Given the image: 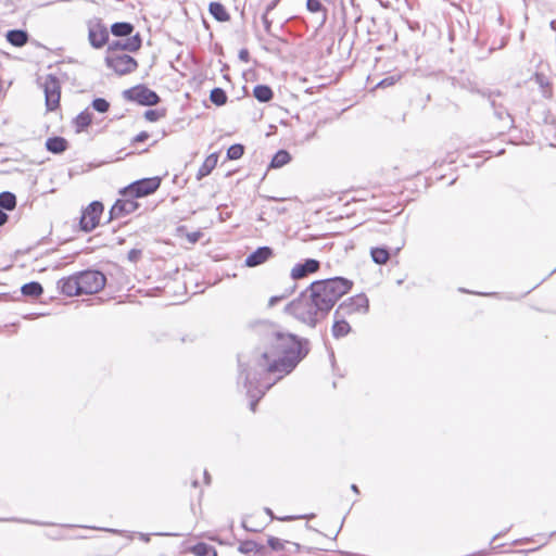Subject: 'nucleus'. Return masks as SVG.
Returning a JSON list of instances; mask_svg holds the SVG:
<instances>
[{"label":"nucleus","mask_w":556,"mask_h":556,"mask_svg":"<svg viewBox=\"0 0 556 556\" xmlns=\"http://www.w3.org/2000/svg\"><path fill=\"white\" fill-rule=\"evenodd\" d=\"M306 8L312 13H317L324 9L318 0H306Z\"/></svg>","instance_id":"36"},{"label":"nucleus","mask_w":556,"mask_h":556,"mask_svg":"<svg viewBox=\"0 0 556 556\" xmlns=\"http://www.w3.org/2000/svg\"><path fill=\"white\" fill-rule=\"evenodd\" d=\"M105 531H109V532H114V533H117V530H113V529H104Z\"/></svg>","instance_id":"47"},{"label":"nucleus","mask_w":556,"mask_h":556,"mask_svg":"<svg viewBox=\"0 0 556 556\" xmlns=\"http://www.w3.org/2000/svg\"><path fill=\"white\" fill-rule=\"evenodd\" d=\"M16 205V198L13 193L9 191H3L0 193V207L4 210H13Z\"/></svg>","instance_id":"27"},{"label":"nucleus","mask_w":556,"mask_h":556,"mask_svg":"<svg viewBox=\"0 0 556 556\" xmlns=\"http://www.w3.org/2000/svg\"><path fill=\"white\" fill-rule=\"evenodd\" d=\"M273 256V250L268 247H261L251 253L244 261L245 266L255 267L258 266L266 261H268Z\"/></svg>","instance_id":"15"},{"label":"nucleus","mask_w":556,"mask_h":556,"mask_svg":"<svg viewBox=\"0 0 556 556\" xmlns=\"http://www.w3.org/2000/svg\"><path fill=\"white\" fill-rule=\"evenodd\" d=\"M59 286L62 293L68 296L81 294L77 275L60 280Z\"/></svg>","instance_id":"16"},{"label":"nucleus","mask_w":556,"mask_h":556,"mask_svg":"<svg viewBox=\"0 0 556 556\" xmlns=\"http://www.w3.org/2000/svg\"><path fill=\"white\" fill-rule=\"evenodd\" d=\"M243 154V146L241 144H232L227 150V156L230 160H238Z\"/></svg>","instance_id":"32"},{"label":"nucleus","mask_w":556,"mask_h":556,"mask_svg":"<svg viewBox=\"0 0 556 556\" xmlns=\"http://www.w3.org/2000/svg\"><path fill=\"white\" fill-rule=\"evenodd\" d=\"M293 518H294V517H290V516H288V517L282 518L281 520H291V519H293Z\"/></svg>","instance_id":"46"},{"label":"nucleus","mask_w":556,"mask_h":556,"mask_svg":"<svg viewBox=\"0 0 556 556\" xmlns=\"http://www.w3.org/2000/svg\"><path fill=\"white\" fill-rule=\"evenodd\" d=\"M253 96L260 102H268L273 99V90L266 85H256L253 89Z\"/></svg>","instance_id":"23"},{"label":"nucleus","mask_w":556,"mask_h":556,"mask_svg":"<svg viewBox=\"0 0 556 556\" xmlns=\"http://www.w3.org/2000/svg\"><path fill=\"white\" fill-rule=\"evenodd\" d=\"M288 296L287 293H283L281 295H274L269 299L268 301V307H273L275 306L277 303L281 302L282 300H285L286 298Z\"/></svg>","instance_id":"37"},{"label":"nucleus","mask_w":556,"mask_h":556,"mask_svg":"<svg viewBox=\"0 0 556 556\" xmlns=\"http://www.w3.org/2000/svg\"><path fill=\"white\" fill-rule=\"evenodd\" d=\"M5 38L12 46L23 47L28 41V34L22 29H12L7 33Z\"/></svg>","instance_id":"17"},{"label":"nucleus","mask_w":556,"mask_h":556,"mask_svg":"<svg viewBox=\"0 0 556 556\" xmlns=\"http://www.w3.org/2000/svg\"><path fill=\"white\" fill-rule=\"evenodd\" d=\"M264 341V351L256 359L255 372L248 371L244 378L252 412H255L256 403L266 391L291 372L306 354L296 336L283 332L278 327H270Z\"/></svg>","instance_id":"1"},{"label":"nucleus","mask_w":556,"mask_h":556,"mask_svg":"<svg viewBox=\"0 0 556 556\" xmlns=\"http://www.w3.org/2000/svg\"><path fill=\"white\" fill-rule=\"evenodd\" d=\"M396 81L395 77L391 76V77H387L384 79H382L378 85L377 87H389V86H392L394 85Z\"/></svg>","instance_id":"38"},{"label":"nucleus","mask_w":556,"mask_h":556,"mask_svg":"<svg viewBox=\"0 0 556 556\" xmlns=\"http://www.w3.org/2000/svg\"><path fill=\"white\" fill-rule=\"evenodd\" d=\"M124 96L128 100L135 101L141 105H155L160 101L159 96L144 86L130 88L124 92Z\"/></svg>","instance_id":"10"},{"label":"nucleus","mask_w":556,"mask_h":556,"mask_svg":"<svg viewBox=\"0 0 556 556\" xmlns=\"http://www.w3.org/2000/svg\"><path fill=\"white\" fill-rule=\"evenodd\" d=\"M285 312L295 319L314 328L327 315V311L320 305V301L313 294L311 287L301 292V294L286 305Z\"/></svg>","instance_id":"2"},{"label":"nucleus","mask_w":556,"mask_h":556,"mask_svg":"<svg viewBox=\"0 0 556 556\" xmlns=\"http://www.w3.org/2000/svg\"><path fill=\"white\" fill-rule=\"evenodd\" d=\"M48 111H54L60 104L61 85L53 75H48L42 85Z\"/></svg>","instance_id":"8"},{"label":"nucleus","mask_w":556,"mask_h":556,"mask_svg":"<svg viewBox=\"0 0 556 556\" xmlns=\"http://www.w3.org/2000/svg\"><path fill=\"white\" fill-rule=\"evenodd\" d=\"M192 552L197 556H217L214 547L205 543H199L194 545Z\"/></svg>","instance_id":"29"},{"label":"nucleus","mask_w":556,"mask_h":556,"mask_svg":"<svg viewBox=\"0 0 556 556\" xmlns=\"http://www.w3.org/2000/svg\"><path fill=\"white\" fill-rule=\"evenodd\" d=\"M319 269V262L314 258H307L304 263H298L291 269L290 276L292 279H302L308 274H313Z\"/></svg>","instance_id":"14"},{"label":"nucleus","mask_w":556,"mask_h":556,"mask_svg":"<svg viewBox=\"0 0 556 556\" xmlns=\"http://www.w3.org/2000/svg\"><path fill=\"white\" fill-rule=\"evenodd\" d=\"M218 162V156L216 153L210 154L203 162V164L200 166L197 179H202L203 177L211 174V172L216 167Z\"/></svg>","instance_id":"19"},{"label":"nucleus","mask_w":556,"mask_h":556,"mask_svg":"<svg viewBox=\"0 0 556 556\" xmlns=\"http://www.w3.org/2000/svg\"><path fill=\"white\" fill-rule=\"evenodd\" d=\"M535 83L540 85L543 90L544 97H551V90L548 89V81L543 74H535L534 76Z\"/></svg>","instance_id":"33"},{"label":"nucleus","mask_w":556,"mask_h":556,"mask_svg":"<svg viewBox=\"0 0 556 556\" xmlns=\"http://www.w3.org/2000/svg\"><path fill=\"white\" fill-rule=\"evenodd\" d=\"M135 199V197H123L118 199L110 210V218H121L134 213L139 207Z\"/></svg>","instance_id":"11"},{"label":"nucleus","mask_w":556,"mask_h":556,"mask_svg":"<svg viewBox=\"0 0 556 556\" xmlns=\"http://www.w3.org/2000/svg\"><path fill=\"white\" fill-rule=\"evenodd\" d=\"M42 287L39 282H28L22 287V293L26 296L37 298L42 293Z\"/></svg>","instance_id":"26"},{"label":"nucleus","mask_w":556,"mask_h":556,"mask_svg":"<svg viewBox=\"0 0 556 556\" xmlns=\"http://www.w3.org/2000/svg\"><path fill=\"white\" fill-rule=\"evenodd\" d=\"M141 47V38L139 34H136L135 36L128 37L126 39H121L113 41L109 45V51L111 52H117V51H129L135 52L139 50Z\"/></svg>","instance_id":"13"},{"label":"nucleus","mask_w":556,"mask_h":556,"mask_svg":"<svg viewBox=\"0 0 556 556\" xmlns=\"http://www.w3.org/2000/svg\"><path fill=\"white\" fill-rule=\"evenodd\" d=\"M106 66L112 68L118 75H126L134 72L138 63L137 61L124 53L111 52L105 58Z\"/></svg>","instance_id":"7"},{"label":"nucleus","mask_w":556,"mask_h":556,"mask_svg":"<svg viewBox=\"0 0 556 556\" xmlns=\"http://www.w3.org/2000/svg\"><path fill=\"white\" fill-rule=\"evenodd\" d=\"M291 160V156L288 151L286 150H279L273 157L270 162V166L274 168L282 167L283 165L288 164Z\"/></svg>","instance_id":"24"},{"label":"nucleus","mask_w":556,"mask_h":556,"mask_svg":"<svg viewBox=\"0 0 556 556\" xmlns=\"http://www.w3.org/2000/svg\"><path fill=\"white\" fill-rule=\"evenodd\" d=\"M267 544H268V546H269L273 551H276V552L283 551V549H285L286 544L292 545V546H294L295 548H298V547H299V545H298V544H295V543H291V542H289V541H282V540H280V539H278V538H275V536H270V538H268V540H267Z\"/></svg>","instance_id":"30"},{"label":"nucleus","mask_w":556,"mask_h":556,"mask_svg":"<svg viewBox=\"0 0 556 556\" xmlns=\"http://www.w3.org/2000/svg\"><path fill=\"white\" fill-rule=\"evenodd\" d=\"M208 11L218 22H227L230 18V15L226 11L225 7L219 2H211Z\"/></svg>","instance_id":"21"},{"label":"nucleus","mask_w":556,"mask_h":556,"mask_svg":"<svg viewBox=\"0 0 556 556\" xmlns=\"http://www.w3.org/2000/svg\"><path fill=\"white\" fill-rule=\"evenodd\" d=\"M211 101L220 106L227 102V94L222 88H214L210 94Z\"/></svg>","instance_id":"31"},{"label":"nucleus","mask_w":556,"mask_h":556,"mask_svg":"<svg viewBox=\"0 0 556 556\" xmlns=\"http://www.w3.org/2000/svg\"><path fill=\"white\" fill-rule=\"evenodd\" d=\"M200 233L199 232H192L188 235V239L190 242L194 243L198 241Z\"/></svg>","instance_id":"42"},{"label":"nucleus","mask_w":556,"mask_h":556,"mask_svg":"<svg viewBox=\"0 0 556 556\" xmlns=\"http://www.w3.org/2000/svg\"><path fill=\"white\" fill-rule=\"evenodd\" d=\"M160 177L143 178L130 184L124 188L121 193L123 197L141 198L155 192L160 188Z\"/></svg>","instance_id":"5"},{"label":"nucleus","mask_w":556,"mask_h":556,"mask_svg":"<svg viewBox=\"0 0 556 556\" xmlns=\"http://www.w3.org/2000/svg\"><path fill=\"white\" fill-rule=\"evenodd\" d=\"M204 477H205L206 483H208V478H210V477H208V473H207V471H206V470L204 471Z\"/></svg>","instance_id":"45"},{"label":"nucleus","mask_w":556,"mask_h":556,"mask_svg":"<svg viewBox=\"0 0 556 556\" xmlns=\"http://www.w3.org/2000/svg\"><path fill=\"white\" fill-rule=\"evenodd\" d=\"M92 121V115L88 111H84L80 114H78L75 118V125L77 128V131L84 130L86 127L90 125Z\"/></svg>","instance_id":"28"},{"label":"nucleus","mask_w":556,"mask_h":556,"mask_svg":"<svg viewBox=\"0 0 556 556\" xmlns=\"http://www.w3.org/2000/svg\"><path fill=\"white\" fill-rule=\"evenodd\" d=\"M67 140L63 137H51L46 141V148L49 152L60 154L67 149Z\"/></svg>","instance_id":"18"},{"label":"nucleus","mask_w":556,"mask_h":556,"mask_svg":"<svg viewBox=\"0 0 556 556\" xmlns=\"http://www.w3.org/2000/svg\"><path fill=\"white\" fill-rule=\"evenodd\" d=\"M309 287L313 294L320 301V305L329 313L338 300L353 288V281L343 277H333L316 280Z\"/></svg>","instance_id":"3"},{"label":"nucleus","mask_w":556,"mask_h":556,"mask_svg":"<svg viewBox=\"0 0 556 556\" xmlns=\"http://www.w3.org/2000/svg\"><path fill=\"white\" fill-rule=\"evenodd\" d=\"M111 31L116 37H127L134 31V26L130 23L118 22L111 26Z\"/></svg>","instance_id":"22"},{"label":"nucleus","mask_w":556,"mask_h":556,"mask_svg":"<svg viewBox=\"0 0 556 556\" xmlns=\"http://www.w3.org/2000/svg\"><path fill=\"white\" fill-rule=\"evenodd\" d=\"M140 255H141V251L140 250L132 249L128 253V260L131 261V262H136L140 257Z\"/></svg>","instance_id":"39"},{"label":"nucleus","mask_w":556,"mask_h":556,"mask_svg":"<svg viewBox=\"0 0 556 556\" xmlns=\"http://www.w3.org/2000/svg\"><path fill=\"white\" fill-rule=\"evenodd\" d=\"M92 108L100 113H105L109 110L110 104L105 99L98 98L92 101Z\"/></svg>","instance_id":"34"},{"label":"nucleus","mask_w":556,"mask_h":556,"mask_svg":"<svg viewBox=\"0 0 556 556\" xmlns=\"http://www.w3.org/2000/svg\"><path fill=\"white\" fill-rule=\"evenodd\" d=\"M81 294L99 292L104 286L106 278L98 270H86L77 274Z\"/></svg>","instance_id":"6"},{"label":"nucleus","mask_w":556,"mask_h":556,"mask_svg":"<svg viewBox=\"0 0 556 556\" xmlns=\"http://www.w3.org/2000/svg\"><path fill=\"white\" fill-rule=\"evenodd\" d=\"M370 255L372 261L379 265L386 264L390 257L389 251L384 248H372Z\"/></svg>","instance_id":"25"},{"label":"nucleus","mask_w":556,"mask_h":556,"mask_svg":"<svg viewBox=\"0 0 556 556\" xmlns=\"http://www.w3.org/2000/svg\"><path fill=\"white\" fill-rule=\"evenodd\" d=\"M351 489H352V491H353V492H355V493H358V492H359V491H358V488H357V485H356V484H352V485H351Z\"/></svg>","instance_id":"44"},{"label":"nucleus","mask_w":556,"mask_h":556,"mask_svg":"<svg viewBox=\"0 0 556 556\" xmlns=\"http://www.w3.org/2000/svg\"><path fill=\"white\" fill-rule=\"evenodd\" d=\"M149 138V134L147 131L139 132L135 138V142H143Z\"/></svg>","instance_id":"40"},{"label":"nucleus","mask_w":556,"mask_h":556,"mask_svg":"<svg viewBox=\"0 0 556 556\" xmlns=\"http://www.w3.org/2000/svg\"><path fill=\"white\" fill-rule=\"evenodd\" d=\"M103 212L101 202L94 201L90 203L84 211L79 220L80 229L85 232L93 230L98 224L100 216Z\"/></svg>","instance_id":"9"},{"label":"nucleus","mask_w":556,"mask_h":556,"mask_svg":"<svg viewBox=\"0 0 556 556\" xmlns=\"http://www.w3.org/2000/svg\"><path fill=\"white\" fill-rule=\"evenodd\" d=\"M8 220V215L0 208V226L5 224Z\"/></svg>","instance_id":"43"},{"label":"nucleus","mask_w":556,"mask_h":556,"mask_svg":"<svg viewBox=\"0 0 556 556\" xmlns=\"http://www.w3.org/2000/svg\"><path fill=\"white\" fill-rule=\"evenodd\" d=\"M164 116V112L161 110H148L144 113V117L149 122H156Z\"/></svg>","instance_id":"35"},{"label":"nucleus","mask_w":556,"mask_h":556,"mask_svg":"<svg viewBox=\"0 0 556 556\" xmlns=\"http://www.w3.org/2000/svg\"><path fill=\"white\" fill-rule=\"evenodd\" d=\"M88 39L93 48L100 49L108 42L109 31L100 22H90L88 24Z\"/></svg>","instance_id":"12"},{"label":"nucleus","mask_w":556,"mask_h":556,"mask_svg":"<svg viewBox=\"0 0 556 556\" xmlns=\"http://www.w3.org/2000/svg\"><path fill=\"white\" fill-rule=\"evenodd\" d=\"M239 59L244 61V62H248L249 61V51L245 50V49H242L240 52H239Z\"/></svg>","instance_id":"41"},{"label":"nucleus","mask_w":556,"mask_h":556,"mask_svg":"<svg viewBox=\"0 0 556 556\" xmlns=\"http://www.w3.org/2000/svg\"><path fill=\"white\" fill-rule=\"evenodd\" d=\"M351 331L350 324L345 320V317H334L332 326V334L336 338L345 337Z\"/></svg>","instance_id":"20"},{"label":"nucleus","mask_w":556,"mask_h":556,"mask_svg":"<svg viewBox=\"0 0 556 556\" xmlns=\"http://www.w3.org/2000/svg\"><path fill=\"white\" fill-rule=\"evenodd\" d=\"M369 300L364 294H357L343 301L334 311V317H348L354 314H367Z\"/></svg>","instance_id":"4"}]
</instances>
